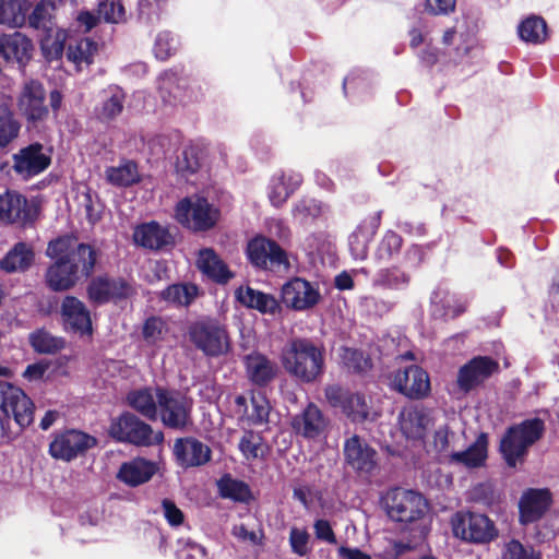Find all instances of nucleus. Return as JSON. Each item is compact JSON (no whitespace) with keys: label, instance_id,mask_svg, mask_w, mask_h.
Wrapping results in <instances>:
<instances>
[{"label":"nucleus","instance_id":"obj_29","mask_svg":"<svg viewBox=\"0 0 559 559\" xmlns=\"http://www.w3.org/2000/svg\"><path fill=\"white\" fill-rule=\"evenodd\" d=\"M32 51L31 39L19 32L0 36V56L9 63L25 66L32 57Z\"/></svg>","mask_w":559,"mask_h":559},{"label":"nucleus","instance_id":"obj_53","mask_svg":"<svg viewBox=\"0 0 559 559\" xmlns=\"http://www.w3.org/2000/svg\"><path fill=\"white\" fill-rule=\"evenodd\" d=\"M37 36L41 51L46 59L57 60L62 56L64 50V44L59 31L55 28L53 32L38 34Z\"/></svg>","mask_w":559,"mask_h":559},{"label":"nucleus","instance_id":"obj_49","mask_svg":"<svg viewBox=\"0 0 559 559\" xmlns=\"http://www.w3.org/2000/svg\"><path fill=\"white\" fill-rule=\"evenodd\" d=\"M98 50V45L91 38H81L74 43H70L67 49L68 59L81 67L82 64H91L93 58Z\"/></svg>","mask_w":559,"mask_h":559},{"label":"nucleus","instance_id":"obj_38","mask_svg":"<svg viewBox=\"0 0 559 559\" xmlns=\"http://www.w3.org/2000/svg\"><path fill=\"white\" fill-rule=\"evenodd\" d=\"M198 266L202 273L219 284H225L233 277L227 265L211 248L200 250Z\"/></svg>","mask_w":559,"mask_h":559},{"label":"nucleus","instance_id":"obj_4","mask_svg":"<svg viewBox=\"0 0 559 559\" xmlns=\"http://www.w3.org/2000/svg\"><path fill=\"white\" fill-rule=\"evenodd\" d=\"M545 423L538 417L525 419L510 426L503 433L499 451L509 467L524 460L528 449L544 435Z\"/></svg>","mask_w":559,"mask_h":559},{"label":"nucleus","instance_id":"obj_62","mask_svg":"<svg viewBox=\"0 0 559 559\" xmlns=\"http://www.w3.org/2000/svg\"><path fill=\"white\" fill-rule=\"evenodd\" d=\"M309 534L305 530L296 527L290 530L289 544L294 554L305 556L308 552Z\"/></svg>","mask_w":559,"mask_h":559},{"label":"nucleus","instance_id":"obj_32","mask_svg":"<svg viewBox=\"0 0 559 559\" xmlns=\"http://www.w3.org/2000/svg\"><path fill=\"white\" fill-rule=\"evenodd\" d=\"M157 472V465L143 457H135L122 463L117 478L130 487H136L147 483Z\"/></svg>","mask_w":559,"mask_h":559},{"label":"nucleus","instance_id":"obj_8","mask_svg":"<svg viewBox=\"0 0 559 559\" xmlns=\"http://www.w3.org/2000/svg\"><path fill=\"white\" fill-rule=\"evenodd\" d=\"M219 210L202 197L185 198L178 202L175 217L178 223L193 231H207L219 219Z\"/></svg>","mask_w":559,"mask_h":559},{"label":"nucleus","instance_id":"obj_16","mask_svg":"<svg viewBox=\"0 0 559 559\" xmlns=\"http://www.w3.org/2000/svg\"><path fill=\"white\" fill-rule=\"evenodd\" d=\"M86 292L88 299L93 304L105 305L111 300L128 298L133 289L131 284L123 277L98 275L88 283Z\"/></svg>","mask_w":559,"mask_h":559},{"label":"nucleus","instance_id":"obj_56","mask_svg":"<svg viewBox=\"0 0 559 559\" xmlns=\"http://www.w3.org/2000/svg\"><path fill=\"white\" fill-rule=\"evenodd\" d=\"M179 40L168 31L158 33L154 44L155 57L159 60H167L176 53Z\"/></svg>","mask_w":559,"mask_h":559},{"label":"nucleus","instance_id":"obj_24","mask_svg":"<svg viewBox=\"0 0 559 559\" xmlns=\"http://www.w3.org/2000/svg\"><path fill=\"white\" fill-rule=\"evenodd\" d=\"M19 106L28 122L43 121L48 116V108L45 106V90L39 82L31 81L25 84L20 98Z\"/></svg>","mask_w":559,"mask_h":559},{"label":"nucleus","instance_id":"obj_33","mask_svg":"<svg viewBox=\"0 0 559 559\" xmlns=\"http://www.w3.org/2000/svg\"><path fill=\"white\" fill-rule=\"evenodd\" d=\"M35 261V252L31 245L16 242L0 260V271L13 274L28 271Z\"/></svg>","mask_w":559,"mask_h":559},{"label":"nucleus","instance_id":"obj_48","mask_svg":"<svg viewBox=\"0 0 559 559\" xmlns=\"http://www.w3.org/2000/svg\"><path fill=\"white\" fill-rule=\"evenodd\" d=\"M518 33L526 43L540 44L547 37V24L543 17L531 15L520 23Z\"/></svg>","mask_w":559,"mask_h":559},{"label":"nucleus","instance_id":"obj_2","mask_svg":"<svg viewBox=\"0 0 559 559\" xmlns=\"http://www.w3.org/2000/svg\"><path fill=\"white\" fill-rule=\"evenodd\" d=\"M386 515L411 542L423 540L429 532L428 503L423 495L400 487L390 489L382 498Z\"/></svg>","mask_w":559,"mask_h":559},{"label":"nucleus","instance_id":"obj_30","mask_svg":"<svg viewBox=\"0 0 559 559\" xmlns=\"http://www.w3.org/2000/svg\"><path fill=\"white\" fill-rule=\"evenodd\" d=\"M247 377L257 386H265L272 382L278 371L277 365L265 355L253 352L243 358Z\"/></svg>","mask_w":559,"mask_h":559},{"label":"nucleus","instance_id":"obj_35","mask_svg":"<svg viewBox=\"0 0 559 559\" xmlns=\"http://www.w3.org/2000/svg\"><path fill=\"white\" fill-rule=\"evenodd\" d=\"M236 299L245 307L258 310L263 314H275L280 305L274 296L247 287H239L235 292Z\"/></svg>","mask_w":559,"mask_h":559},{"label":"nucleus","instance_id":"obj_26","mask_svg":"<svg viewBox=\"0 0 559 559\" xmlns=\"http://www.w3.org/2000/svg\"><path fill=\"white\" fill-rule=\"evenodd\" d=\"M551 503V496L548 489H528L519 502L520 522L530 524L538 521Z\"/></svg>","mask_w":559,"mask_h":559},{"label":"nucleus","instance_id":"obj_3","mask_svg":"<svg viewBox=\"0 0 559 559\" xmlns=\"http://www.w3.org/2000/svg\"><path fill=\"white\" fill-rule=\"evenodd\" d=\"M285 370L301 383L317 382L325 370V348L311 338H292L282 349Z\"/></svg>","mask_w":559,"mask_h":559},{"label":"nucleus","instance_id":"obj_27","mask_svg":"<svg viewBox=\"0 0 559 559\" xmlns=\"http://www.w3.org/2000/svg\"><path fill=\"white\" fill-rule=\"evenodd\" d=\"M293 430L306 439L318 438L326 427V420L321 409L309 403L301 413L292 418Z\"/></svg>","mask_w":559,"mask_h":559},{"label":"nucleus","instance_id":"obj_12","mask_svg":"<svg viewBox=\"0 0 559 559\" xmlns=\"http://www.w3.org/2000/svg\"><path fill=\"white\" fill-rule=\"evenodd\" d=\"M97 445V439L86 432L69 429L57 433L49 444L53 459L71 462Z\"/></svg>","mask_w":559,"mask_h":559},{"label":"nucleus","instance_id":"obj_6","mask_svg":"<svg viewBox=\"0 0 559 559\" xmlns=\"http://www.w3.org/2000/svg\"><path fill=\"white\" fill-rule=\"evenodd\" d=\"M187 334L191 344L206 357L216 358L230 350L227 328L215 318L204 317L191 322Z\"/></svg>","mask_w":559,"mask_h":559},{"label":"nucleus","instance_id":"obj_37","mask_svg":"<svg viewBox=\"0 0 559 559\" xmlns=\"http://www.w3.org/2000/svg\"><path fill=\"white\" fill-rule=\"evenodd\" d=\"M412 276L399 266L383 267L377 271L372 286L383 290L403 292L411 285Z\"/></svg>","mask_w":559,"mask_h":559},{"label":"nucleus","instance_id":"obj_52","mask_svg":"<svg viewBox=\"0 0 559 559\" xmlns=\"http://www.w3.org/2000/svg\"><path fill=\"white\" fill-rule=\"evenodd\" d=\"M238 448L248 461L264 457L265 455L262 436L252 430L245 431L240 438Z\"/></svg>","mask_w":559,"mask_h":559},{"label":"nucleus","instance_id":"obj_64","mask_svg":"<svg viewBox=\"0 0 559 559\" xmlns=\"http://www.w3.org/2000/svg\"><path fill=\"white\" fill-rule=\"evenodd\" d=\"M316 537L331 545L336 544V536L329 521L319 519L313 524Z\"/></svg>","mask_w":559,"mask_h":559},{"label":"nucleus","instance_id":"obj_44","mask_svg":"<svg viewBox=\"0 0 559 559\" xmlns=\"http://www.w3.org/2000/svg\"><path fill=\"white\" fill-rule=\"evenodd\" d=\"M29 4L26 0H0V24L21 27L26 23Z\"/></svg>","mask_w":559,"mask_h":559},{"label":"nucleus","instance_id":"obj_13","mask_svg":"<svg viewBox=\"0 0 559 559\" xmlns=\"http://www.w3.org/2000/svg\"><path fill=\"white\" fill-rule=\"evenodd\" d=\"M453 532L474 544H486L498 536L495 523L487 515L475 512L457 514L453 522Z\"/></svg>","mask_w":559,"mask_h":559},{"label":"nucleus","instance_id":"obj_17","mask_svg":"<svg viewBox=\"0 0 559 559\" xmlns=\"http://www.w3.org/2000/svg\"><path fill=\"white\" fill-rule=\"evenodd\" d=\"M392 388L412 400L425 397L430 391L428 373L417 365H411L394 372Z\"/></svg>","mask_w":559,"mask_h":559},{"label":"nucleus","instance_id":"obj_19","mask_svg":"<svg viewBox=\"0 0 559 559\" xmlns=\"http://www.w3.org/2000/svg\"><path fill=\"white\" fill-rule=\"evenodd\" d=\"M37 215V205L22 194L7 191L0 195V221L25 225L34 222Z\"/></svg>","mask_w":559,"mask_h":559},{"label":"nucleus","instance_id":"obj_25","mask_svg":"<svg viewBox=\"0 0 559 559\" xmlns=\"http://www.w3.org/2000/svg\"><path fill=\"white\" fill-rule=\"evenodd\" d=\"M133 240L138 246L150 250H163L174 245V237L168 227L152 221L134 228Z\"/></svg>","mask_w":559,"mask_h":559},{"label":"nucleus","instance_id":"obj_1","mask_svg":"<svg viewBox=\"0 0 559 559\" xmlns=\"http://www.w3.org/2000/svg\"><path fill=\"white\" fill-rule=\"evenodd\" d=\"M46 255L55 260L45 272V283L52 292H67L82 278H88L98 258L94 246L76 242L69 236L50 240Z\"/></svg>","mask_w":559,"mask_h":559},{"label":"nucleus","instance_id":"obj_40","mask_svg":"<svg viewBox=\"0 0 559 559\" xmlns=\"http://www.w3.org/2000/svg\"><path fill=\"white\" fill-rule=\"evenodd\" d=\"M105 177L108 183L119 188H127L141 181V176L135 162L123 160L119 166L106 168Z\"/></svg>","mask_w":559,"mask_h":559},{"label":"nucleus","instance_id":"obj_54","mask_svg":"<svg viewBox=\"0 0 559 559\" xmlns=\"http://www.w3.org/2000/svg\"><path fill=\"white\" fill-rule=\"evenodd\" d=\"M402 243L403 239L397 233L388 230L377 247L374 252L376 259L379 261L391 260L395 254L400 252Z\"/></svg>","mask_w":559,"mask_h":559},{"label":"nucleus","instance_id":"obj_9","mask_svg":"<svg viewBox=\"0 0 559 559\" xmlns=\"http://www.w3.org/2000/svg\"><path fill=\"white\" fill-rule=\"evenodd\" d=\"M0 409L3 418L10 420V415L20 427L27 428L34 421L35 405L28 395L19 386L0 380Z\"/></svg>","mask_w":559,"mask_h":559},{"label":"nucleus","instance_id":"obj_59","mask_svg":"<svg viewBox=\"0 0 559 559\" xmlns=\"http://www.w3.org/2000/svg\"><path fill=\"white\" fill-rule=\"evenodd\" d=\"M97 14L108 23H119L124 15V8L120 0H99Z\"/></svg>","mask_w":559,"mask_h":559},{"label":"nucleus","instance_id":"obj_20","mask_svg":"<svg viewBox=\"0 0 559 559\" xmlns=\"http://www.w3.org/2000/svg\"><path fill=\"white\" fill-rule=\"evenodd\" d=\"M173 453L176 463L185 469L203 466L212 459L211 448L194 437L176 439Z\"/></svg>","mask_w":559,"mask_h":559},{"label":"nucleus","instance_id":"obj_15","mask_svg":"<svg viewBox=\"0 0 559 559\" xmlns=\"http://www.w3.org/2000/svg\"><path fill=\"white\" fill-rule=\"evenodd\" d=\"M499 371V362L489 356H475L460 367L456 384L460 391L468 393L481 385Z\"/></svg>","mask_w":559,"mask_h":559},{"label":"nucleus","instance_id":"obj_46","mask_svg":"<svg viewBox=\"0 0 559 559\" xmlns=\"http://www.w3.org/2000/svg\"><path fill=\"white\" fill-rule=\"evenodd\" d=\"M55 10L53 4L50 0H41L33 9L32 13L26 17V22L29 27L38 32V34H45L47 32H53L55 23L52 21V11Z\"/></svg>","mask_w":559,"mask_h":559},{"label":"nucleus","instance_id":"obj_28","mask_svg":"<svg viewBox=\"0 0 559 559\" xmlns=\"http://www.w3.org/2000/svg\"><path fill=\"white\" fill-rule=\"evenodd\" d=\"M158 386H142L130 390L126 395L127 405L136 414L155 421L158 417Z\"/></svg>","mask_w":559,"mask_h":559},{"label":"nucleus","instance_id":"obj_36","mask_svg":"<svg viewBox=\"0 0 559 559\" xmlns=\"http://www.w3.org/2000/svg\"><path fill=\"white\" fill-rule=\"evenodd\" d=\"M488 454V436L479 433L476 440L464 451L453 452L451 462L468 468L480 467L485 464Z\"/></svg>","mask_w":559,"mask_h":559},{"label":"nucleus","instance_id":"obj_22","mask_svg":"<svg viewBox=\"0 0 559 559\" xmlns=\"http://www.w3.org/2000/svg\"><path fill=\"white\" fill-rule=\"evenodd\" d=\"M320 294L311 283L296 277L282 287V301L294 310H307L319 302Z\"/></svg>","mask_w":559,"mask_h":559},{"label":"nucleus","instance_id":"obj_47","mask_svg":"<svg viewBox=\"0 0 559 559\" xmlns=\"http://www.w3.org/2000/svg\"><path fill=\"white\" fill-rule=\"evenodd\" d=\"M21 130V122L7 104H0V148L14 141Z\"/></svg>","mask_w":559,"mask_h":559},{"label":"nucleus","instance_id":"obj_21","mask_svg":"<svg viewBox=\"0 0 559 559\" xmlns=\"http://www.w3.org/2000/svg\"><path fill=\"white\" fill-rule=\"evenodd\" d=\"M345 462L360 474H371L377 467V452L357 435L345 440Z\"/></svg>","mask_w":559,"mask_h":559},{"label":"nucleus","instance_id":"obj_11","mask_svg":"<svg viewBox=\"0 0 559 559\" xmlns=\"http://www.w3.org/2000/svg\"><path fill=\"white\" fill-rule=\"evenodd\" d=\"M324 395L332 407L341 408L355 424H361L371 418V406L364 394L350 392L338 384H331L325 388Z\"/></svg>","mask_w":559,"mask_h":559},{"label":"nucleus","instance_id":"obj_39","mask_svg":"<svg viewBox=\"0 0 559 559\" xmlns=\"http://www.w3.org/2000/svg\"><path fill=\"white\" fill-rule=\"evenodd\" d=\"M328 210V205L321 201L305 197L294 203L292 215L298 224L302 226H311L319 218L323 217Z\"/></svg>","mask_w":559,"mask_h":559},{"label":"nucleus","instance_id":"obj_14","mask_svg":"<svg viewBox=\"0 0 559 559\" xmlns=\"http://www.w3.org/2000/svg\"><path fill=\"white\" fill-rule=\"evenodd\" d=\"M12 169L23 180H29L44 173L51 164V156L39 142L20 148L12 156Z\"/></svg>","mask_w":559,"mask_h":559},{"label":"nucleus","instance_id":"obj_5","mask_svg":"<svg viewBox=\"0 0 559 559\" xmlns=\"http://www.w3.org/2000/svg\"><path fill=\"white\" fill-rule=\"evenodd\" d=\"M158 417L162 425L173 431L188 432L194 426L193 400L176 389L158 386Z\"/></svg>","mask_w":559,"mask_h":559},{"label":"nucleus","instance_id":"obj_7","mask_svg":"<svg viewBox=\"0 0 559 559\" xmlns=\"http://www.w3.org/2000/svg\"><path fill=\"white\" fill-rule=\"evenodd\" d=\"M108 435L117 442L135 447H151L164 441L163 431H154L148 423L129 411L111 418Z\"/></svg>","mask_w":559,"mask_h":559},{"label":"nucleus","instance_id":"obj_10","mask_svg":"<svg viewBox=\"0 0 559 559\" xmlns=\"http://www.w3.org/2000/svg\"><path fill=\"white\" fill-rule=\"evenodd\" d=\"M246 253L250 263L261 270L276 271L289 266L286 251L265 236L252 238L247 245Z\"/></svg>","mask_w":559,"mask_h":559},{"label":"nucleus","instance_id":"obj_43","mask_svg":"<svg viewBox=\"0 0 559 559\" xmlns=\"http://www.w3.org/2000/svg\"><path fill=\"white\" fill-rule=\"evenodd\" d=\"M341 365L350 373L364 376L372 368V360L365 352L343 346L340 348Z\"/></svg>","mask_w":559,"mask_h":559},{"label":"nucleus","instance_id":"obj_45","mask_svg":"<svg viewBox=\"0 0 559 559\" xmlns=\"http://www.w3.org/2000/svg\"><path fill=\"white\" fill-rule=\"evenodd\" d=\"M28 342L38 354L55 355L66 346L63 337L55 336L45 329H38L28 336Z\"/></svg>","mask_w":559,"mask_h":559},{"label":"nucleus","instance_id":"obj_50","mask_svg":"<svg viewBox=\"0 0 559 559\" xmlns=\"http://www.w3.org/2000/svg\"><path fill=\"white\" fill-rule=\"evenodd\" d=\"M198 295L193 284H173L162 290L160 298L175 306H189Z\"/></svg>","mask_w":559,"mask_h":559},{"label":"nucleus","instance_id":"obj_41","mask_svg":"<svg viewBox=\"0 0 559 559\" xmlns=\"http://www.w3.org/2000/svg\"><path fill=\"white\" fill-rule=\"evenodd\" d=\"M126 94L117 85L109 86L104 91V97L100 106L96 109L100 121H111L123 110Z\"/></svg>","mask_w":559,"mask_h":559},{"label":"nucleus","instance_id":"obj_57","mask_svg":"<svg viewBox=\"0 0 559 559\" xmlns=\"http://www.w3.org/2000/svg\"><path fill=\"white\" fill-rule=\"evenodd\" d=\"M503 559H543L540 551L531 545H524L518 539H511L504 545Z\"/></svg>","mask_w":559,"mask_h":559},{"label":"nucleus","instance_id":"obj_34","mask_svg":"<svg viewBox=\"0 0 559 559\" xmlns=\"http://www.w3.org/2000/svg\"><path fill=\"white\" fill-rule=\"evenodd\" d=\"M432 425L430 412L424 407H414L401 414V429L408 439H424Z\"/></svg>","mask_w":559,"mask_h":559},{"label":"nucleus","instance_id":"obj_31","mask_svg":"<svg viewBox=\"0 0 559 559\" xmlns=\"http://www.w3.org/2000/svg\"><path fill=\"white\" fill-rule=\"evenodd\" d=\"M381 214L379 211L364 221L355 231L348 237V246L352 255L356 260H365L368 255V245L376 235L381 224Z\"/></svg>","mask_w":559,"mask_h":559},{"label":"nucleus","instance_id":"obj_18","mask_svg":"<svg viewBox=\"0 0 559 559\" xmlns=\"http://www.w3.org/2000/svg\"><path fill=\"white\" fill-rule=\"evenodd\" d=\"M60 314L67 332L91 337L93 334L91 313L83 301L75 296H66Z\"/></svg>","mask_w":559,"mask_h":559},{"label":"nucleus","instance_id":"obj_61","mask_svg":"<svg viewBox=\"0 0 559 559\" xmlns=\"http://www.w3.org/2000/svg\"><path fill=\"white\" fill-rule=\"evenodd\" d=\"M163 329V320L157 317H151L144 322L142 330L143 338L147 343L154 344L162 338Z\"/></svg>","mask_w":559,"mask_h":559},{"label":"nucleus","instance_id":"obj_58","mask_svg":"<svg viewBox=\"0 0 559 559\" xmlns=\"http://www.w3.org/2000/svg\"><path fill=\"white\" fill-rule=\"evenodd\" d=\"M285 179L286 176H284V174H280L274 175L270 181L269 199L271 203L276 207L282 206L289 198V195L293 194V192L289 191Z\"/></svg>","mask_w":559,"mask_h":559},{"label":"nucleus","instance_id":"obj_51","mask_svg":"<svg viewBox=\"0 0 559 559\" xmlns=\"http://www.w3.org/2000/svg\"><path fill=\"white\" fill-rule=\"evenodd\" d=\"M201 151L198 146L187 145L177 156L176 170L182 177L194 175L201 167Z\"/></svg>","mask_w":559,"mask_h":559},{"label":"nucleus","instance_id":"obj_23","mask_svg":"<svg viewBox=\"0 0 559 559\" xmlns=\"http://www.w3.org/2000/svg\"><path fill=\"white\" fill-rule=\"evenodd\" d=\"M467 299L450 294L442 287H437L430 296V316L433 319L448 321L455 319L466 311Z\"/></svg>","mask_w":559,"mask_h":559},{"label":"nucleus","instance_id":"obj_55","mask_svg":"<svg viewBox=\"0 0 559 559\" xmlns=\"http://www.w3.org/2000/svg\"><path fill=\"white\" fill-rule=\"evenodd\" d=\"M251 413L248 420L254 426H261L269 423L271 404L262 393H253L251 396Z\"/></svg>","mask_w":559,"mask_h":559},{"label":"nucleus","instance_id":"obj_60","mask_svg":"<svg viewBox=\"0 0 559 559\" xmlns=\"http://www.w3.org/2000/svg\"><path fill=\"white\" fill-rule=\"evenodd\" d=\"M83 206L85 209L86 218L90 223L95 224L102 218V204L96 193L87 191L83 195Z\"/></svg>","mask_w":559,"mask_h":559},{"label":"nucleus","instance_id":"obj_63","mask_svg":"<svg viewBox=\"0 0 559 559\" xmlns=\"http://www.w3.org/2000/svg\"><path fill=\"white\" fill-rule=\"evenodd\" d=\"M162 508L164 511V516L169 525L178 526L182 524L185 515L182 511L175 504L174 501L169 499H164L162 501Z\"/></svg>","mask_w":559,"mask_h":559},{"label":"nucleus","instance_id":"obj_42","mask_svg":"<svg viewBox=\"0 0 559 559\" xmlns=\"http://www.w3.org/2000/svg\"><path fill=\"white\" fill-rule=\"evenodd\" d=\"M218 495L223 499H229L235 502L247 503L252 499V492L249 485L242 480L234 478L230 474H224L216 481Z\"/></svg>","mask_w":559,"mask_h":559}]
</instances>
